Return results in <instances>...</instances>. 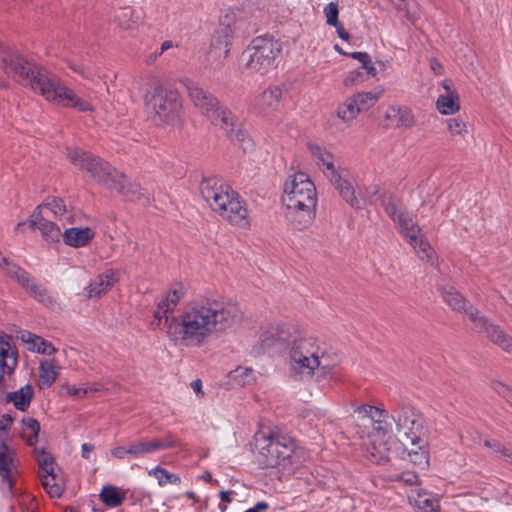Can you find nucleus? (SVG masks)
Wrapping results in <instances>:
<instances>
[{
  "mask_svg": "<svg viewBox=\"0 0 512 512\" xmlns=\"http://www.w3.org/2000/svg\"><path fill=\"white\" fill-rule=\"evenodd\" d=\"M241 318L237 305L213 296H201L186 303L177 315L162 312L157 305L151 325L162 329L172 346L195 349L232 329Z\"/></svg>",
  "mask_w": 512,
  "mask_h": 512,
  "instance_id": "obj_1",
  "label": "nucleus"
},
{
  "mask_svg": "<svg viewBox=\"0 0 512 512\" xmlns=\"http://www.w3.org/2000/svg\"><path fill=\"white\" fill-rule=\"evenodd\" d=\"M354 413L366 457L377 464L389 462L393 455L392 446L396 443L391 434L390 419H393L396 424L399 438L417 439V435L422 434V416L407 403L398 404L392 415L385 409L368 404L356 407Z\"/></svg>",
  "mask_w": 512,
  "mask_h": 512,
  "instance_id": "obj_2",
  "label": "nucleus"
},
{
  "mask_svg": "<svg viewBox=\"0 0 512 512\" xmlns=\"http://www.w3.org/2000/svg\"><path fill=\"white\" fill-rule=\"evenodd\" d=\"M0 62L3 71L17 83L41 95L46 101L79 112L94 111L93 104L78 96L57 76L47 72L14 48L0 44Z\"/></svg>",
  "mask_w": 512,
  "mask_h": 512,
  "instance_id": "obj_3",
  "label": "nucleus"
},
{
  "mask_svg": "<svg viewBox=\"0 0 512 512\" xmlns=\"http://www.w3.org/2000/svg\"><path fill=\"white\" fill-rule=\"evenodd\" d=\"M282 203L286 219L297 229L310 226L315 218L317 192L305 173H295L285 182Z\"/></svg>",
  "mask_w": 512,
  "mask_h": 512,
  "instance_id": "obj_4",
  "label": "nucleus"
},
{
  "mask_svg": "<svg viewBox=\"0 0 512 512\" xmlns=\"http://www.w3.org/2000/svg\"><path fill=\"white\" fill-rule=\"evenodd\" d=\"M200 193L209 207L233 226L250 227V218L245 202L228 184L217 178H206L200 183Z\"/></svg>",
  "mask_w": 512,
  "mask_h": 512,
  "instance_id": "obj_5",
  "label": "nucleus"
},
{
  "mask_svg": "<svg viewBox=\"0 0 512 512\" xmlns=\"http://www.w3.org/2000/svg\"><path fill=\"white\" fill-rule=\"evenodd\" d=\"M256 446L265 467H279L285 474H291L299 466L295 439L280 430L256 435Z\"/></svg>",
  "mask_w": 512,
  "mask_h": 512,
  "instance_id": "obj_6",
  "label": "nucleus"
},
{
  "mask_svg": "<svg viewBox=\"0 0 512 512\" xmlns=\"http://www.w3.org/2000/svg\"><path fill=\"white\" fill-rule=\"evenodd\" d=\"M149 88L144 90L143 100L152 120L157 124L173 125L179 121L182 100L176 89L163 84L157 77L147 78Z\"/></svg>",
  "mask_w": 512,
  "mask_h": 512,
  "instance_id": "obj_7",
  "label": "nucleus"
},
{
  "mask_svg": "<svg viewBox=\"0 0 512 512\" xmlns=\"http://www.w3.org/2000/svg\"><path fill=\"white\" fill-rule=\"evenodd\" d=\"M281 54V43L270 36L255 37L243 52V56L247 58L246 67L261 75L277 67Z\"/></svg>",
  "mask_w": 512,
  "mask_h": 512,
  "instance_id": "obj_8",
  "label": "nucleus"
},
{
  "mask_svg": "<svg viewBox=\"0 0 512 512\" xmlns=\"http://www.w3.org/2000/svg\"><path fill=\"white\" fill-rule=\"evenodd\" d=\"M71 163L81 171H85L94 181L107 189L115 186V181L121 177V172L98 156L79 149L68 152Z\"/></svg>",
  "mask_w": 512,
  "mask_h": 512,
  "instance_id": "obj_9",
  "label": "nucleus"
},
{
  "mask_svg": "<svg viewBox=\"0 0 512 512\" xmlns=\"http://www.w3.org/2000/svg\"><path fill=\"white\" fill-rule=\"evenodd\" d=\"M290 369L300 379H312L315 371L318 370L317 380H327L334 376L336 360L332 357L315 356L305 357L303 355H289Z\"/></svg>",
  "mask_w": 512,
  "mask_h": 512,
  "instance_id": "obj_10",
  "label": "nucleus"
},
{
  "mask_svg": "<svg viewBox=\"0 0 512 512\" xmlns=\"http://www.w3.org/2000/svg\"><path fill=\"white\" fill-rule=\"evenodd\" d=\"M398 228L401 235L407 240L409 245L414 249L418 257L429 263L430 265L435 264V251L430 243L423 237L422 229L412 219L410 214L407 212L404 216L398 219L394 223Z\"/></svg>",
  "mask_w": 512,
  "mask_h": 512,
  "instance_id": "obj_11",
  "label": "nucleus"
},
{
  "mask_svg": "<svg viewBox=\"0 0 512 512\" xmlns=\"http://www.w3.org/2000/svg\"><path fill=\"white\" fill-rule=\"evenodd\" d=\"M186 89L188 97L197 108L207 118L215 114L216 108L220 105L218 99L208 90L201 87L198 83L187 80Z\"/></svg>",
  "mask_w": 512,
  "mask_h": 512,
  "instance_id": "obj_12",
  "label": "nucleus"
},
{
  "mask_svg": "<svg viewBox=\"0 0 512 512\" xmlns=\"http://www.w3.org/2000/svg\"><path fill=\"white\" fill-rule=\"evenodd\" d=\"M473 330L484 334L492 343L499 346L502 350L512 354V336L507 334L500 326L492 323L485 316L476 319Z\"/></svg>",
  "mask_w": 512,
  "mask_h": 512,
  "instance_id": "obj_13",
  "label": "nucleus"
},
{
  "mask_svg": "<svg viewBox=\"0 0 512 512\" xmlns=\"http://www.w3.org/2000/svg\"><path fill=\"white\" fill-rule=\"evenodd\" d=\"M233 36L234 29L230 20L221 21L213 35L209 56L219 60L226 59L230 52Z\"/></svg>",
  "mask_w": 512,
  "mask_h": 512,
  "instance_id": "obj_14",
  "label": "nucleus"
},
{
  "mask_svg": "<svg viewBox=\"0 0 512 512\" xmlns=\"http://www.w3.org/2000/svg\"><path fill=\"white\" fill-rule=\"evenodd\" d=\"M282 97L283 91L280 87H268L253 99L251 109L256 114L268 115L279 109Z\"/></svg>",
  "mask_w": 512,
  "mask_h": 512,
  "instance_id": "obj_15",
  "label": "nucleus"
},
{
  "mask_svg": "<svg viewBox=\"0 0 512 512\" xmlns=\"http://www.w3.org/2000/svg\"><path fill=\"white\" fill-rule=\"evenodd\" d=\"M443 301L454 311L463 312L472 321L473 325L476 324L477 318H481L477 308L470 304L454 287L448 286L441 289Z\"/></svg>",
  "mask_w": 512,
  "mask_h": 512,
  "instance_id": "obj_16",
  "label": "nucleus"
},
{
  "mask_svg": "<svg viewBox=\"0 0 512 512\" xmlns=\"http://www.w3.org/2000/svg\"><path fill=\"white\" fill-rule=\"evenodd\" d=\"M15 468L13 451L4 442L0 441V483L5 495L12 494Z\"/></svg>",
  "mask_w": 512,
  "mask_h": 512,
  "instance_id": "obj_17",
  "label": "nucleus"
},
{
  "mask_svg": "<svg viewBox=\"0 0 512 512\" xmlns=\"http://www.w3.org/2000/svg\"><path fill=\"white\" fill-rule=\"evenodd\" d=\"M303 355L305 357H331L325 347L321 346L317 339L311 336L295 337L290 344L289 355Z\"/></svg>",
  "mask_w": 512,
  "mask_h": 512,
  "instance_id": "obj_18",
  "label": "nucleus"
},
{
  "mask_svg": "<svg viewBox=\"0 0 512 512\" xmlns=\"http://www.w3.org/2000/svg\"><path fill=\"white\" fill-rule=\"evenodd\" d=\"M18 365V354L10 343V337L0 335V383L4 375H11Z\"/></svg>",
  "mask_w": 512,
  "mask_h": 512,
  "instance_id": "obj_19",
  "label": "nucleus"
},
{
  "mask_svg": "<svg viewBox=\"0 0 512 512\" xmlns=\"http://www.w3.org/2000/svg\"><path fill=\"white\" fill-rule=\"evenodd\" d=\"M329 180L339 192L343 200H345L352 208H363L364 201L356 196L354 186L350 181L343 178L339 173L332 176Z\"/></svg>",
  "mask_w": 512,
  "mask_h": 512,
  "instance_id": "obj_20",
  "label": "nucleus"
},
{
  "mask_svg": "<svg viewBox=\"0 0 512 512\" xmlns=\"http://www.w3.org/2000/svg\"><path fill=\"white\" fill-rule=\"evenodd\" d=\"M443 88L446 93L440 95L436 101L438 111L443 115H451L459 111V96L455 89L452 88L451 80L443 81Z\"/></svg>",
  "mask_w": 512,
  "mask_h": 512,
  "instance_id": "obj_21",
  "label": "nucleus"
},
{
  "mask_svg": "<svg viewBox=\"0 0 512 512\" xmlns=\"http://www.w3.org/2000/svg\"><path fill=\"white\" fill-rule=\"evenodd\" d=\"M110 190L117 191L131 201H140L143 204L149 202V197L145 194L144 189L137 183H128L123 173H121V177H118V181H115V186L111 187Z\"/></svg>",
  "mask_w": 512,
  "mask_h": 512,
  "instance_id": "obj_22",
  "label": "nucleus"
},
{
  "mask_svg": "<svg viewBox=\"0 0 512 512\" xmlns=\"http://www.w3.org/2000/svg\"><path fill=\"white\" fill-rule=\"evenodd\" d=\"M118 281L117 272L106 270L98 275L87 287V295L90 298H98L106 293Z\"/></svg>",
  "mask_w": 512,
  "mask_h": 512,
  "instance_id": "obj_23",
  "label": "nucleus"
},
{
  "mask_svg": "<svg viewBox=\"0 0 512 512\" xmlns=\"http://www.w3.org/2000/svg\"><path fill=\"white\" fill-rule=\"evenodd\" d=\"M384 117L397 128L408 129L415 123L411 109L405 106H390L386 110Z\"/></svg>",
  "mask_w": 512,
  "mask_h": 512,
  "instance_id": "obj_24",
  "label": "nucleus"
},
{
  "mask_svg": "<svg viewBox=\"0 0 512 512\" xmlns=\"http://www.w3.org/2000/svg\"><path fill=\"white\" fill-rule=\"evenodd\" d=\"M310 153L316 165L322 169L324 174L330 179L338 173L334 165V157L325 148L316 144H309Z\"/></svg>",
  "mask_w": 512,
  "mask_h": 512,
  "instance_id": "obj_25",
  "label": "nucleus"
},
{
  "mask_svg": "<svg viewBox=\"0 0 512 512\" xmlns=\"http://www.w3.org/2000/svg\"><path fill=\"white\" fill-rule=\"evenodd\" d=\"M95 233L89 227L84 228H69L63 232V241L66 245L71 247L86 246L94 237Z\"/></svg>",
  "mask_w": 512,
  "mask_h": 512,
  "instance_id": "obj_26",
  "label": "nucleus"
},
{
  "mask_svg": "<svg viewBox=\"0 0 512 512\" xmlns=\"http://www.w3.org/2000/svg\"><path fill=\"white\" fill-rule=\"evenodd\" d=\"M20 339L29 351L48 356L56 352V349L51 343L45 341L42 337L33 333L23 332L20 335Z\"/></svg>",
  "mask_w": 512,
  "mask_h": 512,
  "instance_id": "obj_27",
  "label": "nucleus"
},
{
  "mask_svg": "<svg viewBox=\"0 0 512 512\" xmlns=\"http://www.w3.org/2000/svg\"><path fill=\"white\" fill-rule=\"evenodd\" d=\"M213 124L219 126L226 135L231 133L234 128L238 126V121L235 115L225 106L219 105L216 108L215 114L208 117Z\"/></svg>",
  "mask_w": 512,
  "mask_h": 512,
  "instance_id": "obj_28",
  "label": "nucleus"
},
{
  "mask_svg": "<svg viewBox=\"0 0 512 512\" xmlns=\"http://www.w3.org/2000/svg\"><path fill=\"white\" fill-rule=\"evenodd\" d=\"M185 293V287L182 284H176L162 296L157 305L162 311L164 310L170 315H173L175 308L181 299L185 296Z\"/></svg>",
  "mask_w": 512,
  "mask_h": 512,
  "instance_id": "obj_29",
  "label": "nucleus"
},
{
  "mask_svg": "<svg viewBox=\"0 0 512 512\" xmlns=\"http://www.w3.org/2000/svg\"><path fill=\"white\" fill-rule=\"evenodd\" d=\"M33 396L34 389L31 385L27 384L14 392L8 393L6 400L12 403L16 409L25 411L30 406Z\"/></svg>",
  "mask_w": 512,
  "mask_h": 512,
  "instance_id": "obj_30",
  "label": "nucleus"
},
{
  "mask_svg": "<svg viewBox=\"0 0 512 512\" xmlns=\"http://www.w3.org/2000/svg\"><path fill=\"white\" fill-rule=\"evenodd\" d=\"M58 374L57 362L54 359L41 361L39 365V388H49L56 381Z\"/></svg>",
  "mask_w": 512,
  "mask_h": 512,
  "instance_id": "obj_31",
  "label": "nucleus"
},
{
  "mask_svg": "<svg viewBox=\"0 0 512 512\" xmlns=\"http://www.w3.org/2000/svg\"><path fill=\"white\" fill-rule=\"evenodd\" d=\"M416 512H439V502L437 499L430 497L426 492L412 493L409 497Z\"/></svg>",
  "mask_w": 512,
  "mask_h": 512,
  "instance_id": "obj_32",
  "label": "nucleus"
},
{
  "mask_svg": "<svg viewBox=\"0 0 512 512\" xmlns=\"http://www.w3.org/2000/svg\"><path fill=\"white\" fill-rule=\"evenodd\" d=\"M99 497L104 505L111 508L120 506L125 500L124 493L112 485L104 486L99 494Z\"/></svg>",
  "mask_w": 512,
  "mask_h": 512,
  "instance_id": "obj_33",
  "label": "nucleus"
},
{
  "mask_svg": "<svg viewBox=\"0 0 512 512\" xmlns=\"http://www.w3.org/2000/svg\"><path fill=\"white\" fill-rule=\"evenodd\" d=\"M337 117L344 123H351L359 114V107L353 97L347 98L336 110Z\"/></svg>",
  "mask_w": 512,
  "mask_h": 512,
  "instance_id": "obj_34",
  "label": "nucleus"
},
{
  "mask_svg": "<svg viewBox=\"0 0 512 512\" xmlns=\"http://www.w3.org/2000/svg\"><path fill=\"white\" fill-rule=\"evenodd\" d=\"M382 206L394 223L407 213L402 203L391 195L383 197Z\"/></svg>",
  "mask_w": 512,
  "mask_h": 512,
  "instance_id": "obj_35",
  "label": "nucleus"
},
{
  "mask_svg": "<svg viewBox=\"0 0 512 512\" xmlns=\"http://www.w3.org/2000/svg\"><path fill=\"white\" fill-rule=\"evenodd\" d=\"M382 93L383 90L359 92L352 97L356 101V105L359 107V112L361 113L373 107L382 96Z\"/></svg>",
  "mask_w": 512,
  "mask_h": 512,
  "instance_id": "obj_36",
  "label": "nucleus"
},
{
  "mask_svg": "<svg viewBox=\"0 0 512 512\" xmlns=\"http://www.w3.org/2000/svg\"><path fill=\"white\" fill-rule=\"evenodd\" d=\"M155 452L156 449L152 439L142 438L130 443V457L132 458H142Z\"/></svg>",
  "mask_w": 512,
  "mask_h": 512,
  "instance_id": "obj_37",
  "label": "nucleus"
},
{
  "mask_svg": "<svg viewBox=\"0 0 512 512\" xmlns=\"http://www.w3.org/2000/svg\"><path fill=\"white\" fill-rule=\"evenodd\" d=\"M230 378L235 384L244 387L256 381V374L251 368L239 366L230 372Z\"/></svg>",
  "mask_w": 512,
  "mask_h": 512,
  "instance_id": "obj_38",
  "label": "nucleus"
},
{
  "mask_svg": "<svg viewBox=\"0 0 512 512\" xmlns=\"http://www.w3.org/2000/svg\"><path fill=\"white\" fill-rule=\"evenodd\" d=\"M116 24L124 30L132 29L136 24L134 10L131 7L119 8L114 16Z\"/></svg>",
  "mask_w": 512,
  "mask_h": 512,
  "instance_id": "obj_39",
  "label": "nucleus"
},
{
  "mask_svg": "<svg viewBox=\"0 0 512 512\" xmlns=\"http://www.w3.org/2000/svg\"><path fill=\"white\" fill-rule=\"evenodd\" d=\"M44 209H40V205L34 210L30 218L26 221L19 222L15 227L16 233H23L27 228L34 229L41 226V222H46L47 220L43 217L42 212Z\"/></svg>",
  "mask_w": 512,
  "mask_h": 512,
  "instance_id": "obj_40",
  "label": "nucleus"
},
{
  "mask_svg": "<svg viewBox=\"0 0 512 512\" xmlns=\"http://www.w3.org/2000/svg\"><path fill=\"white\" fill-rule=\"evenodd\" d=\"M148 474L150 476H154L157 479L159 486H165L168 483L177 485L181 482V479L178 475L170 473L168 470L160 466L151 469Z\"/></svg>",
  "mask_w": 512,
  "mask_h": 512,
  "instance_id": "obj_41",
  "label": "nucleus"
},
{
  "mask_svg": "<svg viewBox=\"0 0 512 512\" xmlns=\"http://www.w3.org/2000/svg\"><path fill=\"white\" fill-rule=\"evenodd\" d=\"M39 230L42 234L43 239L48 243L58 242L60 240V237L63 235V233H61L60 228L49 220H47L46 222H41Z\"/></svg>",
  "mask_w": 512,
  "mask_h": 512,
  "instance_id": "obj_42",
  "label": "nucleus"
},
{
  "mask_svg": "<svg viewBox=\"0 0 512 512\" xmlns=\"http://www.w3.org/2000/svg\"><path fill=\"white\" fill-rule=\"evenodd\" d=\"M484 446L491 449L493 453L503 457L512 464V449L502 445L500 442L492 439H485Z\"/></svg>",
  "mask_w": 512,
  "mask_h": 512,
  "instance_id": "obj_43",
  "label": "nucleus"
},
{
  "mask_svg": "<svg viewBox=\"0 0 512 512\" xmlns=\"http://www.w3.org/2000/svg\"><path fill=\"white\" fill-rule=\"evenodd\" d=\"M152 442L155 445L156 452L160 450H166L179 446V438L171 432L166 433L161 438H153Z\"/></svg>",
  "mask_w": 512,
  "mask_h": 512,
  "instance_id": "obj_44",
  "label": "nucleus"
},
{
  "mask_svg": "<svg viewBox=\"0 0 512 512\" xmlns=\"http://www.w3.org/2000/svg\"><path fill=\"white\" fill-rule=\"evenodd\" d=\"M41 482L47 493L52 497H60L62 487L55 482V474H40Z\"/></svg>",
  "mask_w": 512,
  "mask_h": 512,
  "instance_id": "obj_45",
  "label": "nucleus"
},
{
  "mask_svg": "<svg viewBox=\"0 0 512 512\" xmlns=\"http://www.w3.org/2000/svg\"><path fill=\"white\" fill-rule=\"evenodd\" d=\"M41 474L52 475L54 473V458L46 451H40L36 456Z\"/></svg>",
  "mask_w": 512,
  "mask_h": 512,
  "instance_id": "obj_46",
  "label": "nucleus"
},
{
  "mask_svg": "<svg viewBox=\"0 0 512 512\" xmlns=\"http://www.w3.org/2000/svg\"><path fill=\"white\" fill-rule=\"evenodd\" d=\"M367 80L366 74L360 68L349 71L343 78V85L345 87H353L359 85Z\"/></svg>",
  "mask_w": 512,
  "mask_h": 512,
  "instance_id": "obj_47",
  "label": "nucleus"
},
{
  "mask_svg": "<svg viewBox=\"0 0 512 512\" xmlns=\"http://www.w3.org/2000/svg\"><path fill=\"white\" fill-rule=\"evenodd\" d=\"M227 136L235 143L240 144L244 150L249 149L253 146L252 140L249 137V135L242 129L236 128L231 131V133H228Z\"/></svg>",
  "mask_w": 512,
  "mask_h": 512,
  "instance_id": "obj_48",
  "label": "nucleus"
},
{
  "mask_svg": "<svg viewBox=\"0 0 512 512\" xmlns=\"http://www.w3.org/2000/svg\"><path fill=\"white\" fill-rule=\"evenodd\" d=\"M40 209H44L55 216H61L66 212L64 201L60 198H53L52 200L45 202L40 205Z\"/></svg>",
  "mask_w": 512,
  "mask_h": 512,
  "instance_id": "obj_49",
  "label": "nucleus"
},
{
  "mask_svg": "<svg viewBox=\"0 0 512 512\" xmlns=\"http://www.w3.org/2000/svg\"><path fill=\"white\" fill-rule=\"evenodd\" d=\"M22 425L24 429L29 430L30 435L27 438L29 445H33L38 437V433L40 431V425L38 421L34 418L28 417L22 419Z\"/></svg>",
  "mask_w": 512,
  "mask_h": 512,
  "instance_id": "obj_50",
  "label": "nucleus"
},
{
  "mask_svg": "<svg viewBox=\"0 0 512 512\" xmlns=\"http://www.w3.org/2000/svg\"><path fill=\"white\" fill-rule=\"evenodd\" d=\"M400 441L407 452V456L417 453V447H426V441L422 438L421 434L417 435V439L400 438Z\"/></svg>",
  "mask_w": 512,
  "mask_h": 512,
  "instance_id": "obj_51",
  "label": "nucleus"
},
{
  "mask_svg": "<svg viewBox=\"0 0 512 512\" xmlns=\"http://www.w3.org/2000/svg\"><path fill=\"white\" fill-rule=\"evenodd\" d=\"M409 461L422 469L428 465V451L426 447H417V453L408 455Z\"/></svg>",
  "mask_w": 512,
  "mask_h": 512,
  "instance_id": "obj_52",
  "label": "nucleus"
},
{
  "mask_svg": "<svg viewBox=\"0 0 512 512\" xmlns=\"http://www.w3.org/2000/svg\"><path fill=\"white\" fill-rule=\"evenodd\" d=\"M323 12H324V15L326 17V23L329 26L338 24V22H339V20H338L339 9H338V4L337 3H335V2L328 3L324 7Z\"/></svg>",
  "mask_w": 512,
  "mask_h": 512,
  "instance_id": "obj_53",
  "label": "nucleus"
},
{
  "mask_svg": "<svg viewBox=\"0 0 512 512\" xmlns=\"http://www.w3.org/2000/svg\"><path fill=\"white\" fill-rule=\"evenodd\" d=\"M447 128L452 135L464 136L467 133L466 124L459 118L448 119Z\"/></svg>",
  "mask_w": 512,
  "mask_h": 512,
  "instance_id": "obj_54",
  "label": "nucleus"
},
{
  "mask_svg": "<svg viewBox=\"0 0 512 512\" xmlns=\"http://www.w3.org/2000/svg\"><path fill=\"white\" fill-rule=\"evenodd\" d=\"M492 388L499 396L504 398L512 406V388L499 381H494L492 383Z\"/></svg>",
  "mask_w": 512,
  "mask_h": 512,
  "instance_id": "obj_55",
  "label": "nucleus"
},
{
  "mask_svg": "<svg viewBox=\"0 0 512 512\" xmlns=\"http://www.w3.org/2000/svg\"><path fill=\"white\" fill-rule=\"evenodd\" d=\"M66 392L69 396L75 398H82L88 395V387L84 385L80 386H67Z\"/></svg>",
  "mask_w": 512,
  "mask_h": 512,
  "instance_id": "obj_56",
  "label": "nucleus"
},
{
  "mask_svg": "<svg viewBox=\"0 0 512 512\" xmlns=\"http://www.w3.org/2000/svg\"><path fill=\"white\" fill-rule=\"evenodd\" d=\"M289 329L288 325H280L276 328L275 333L270 332L271 335L275 338V340L288 342L289 341Z\"/></svg>",
  "mask_w": 512,
  "mask_h": 512,
  "instance_id": "obj_57",
  "label": "nucleus"
},
{
  "mask_svg": "<svg viewBox=\"0 0 512 512\" xmlns=\"http://www.w3.org/2000/svg\"><path fill=\"white\" fill-rule=\"evenodd\" d=\"M390 2L393 4L395 9L399 12L404 13V16L408 20H412L411 14L408 10L409 2L408 0H390Z\"/></svg>",
  "mask_w": 512,
  "mask_h": 512,
  "instance_id": "obj_58",
  "label": "nucleus"
},
{
  "mask_svg": "<svg viewBox=\"0 0 512 512\" xmlns=\"http://www.w3.org/2000/svg\"><path fill=\"white\" fill-rule=\"evenodd\" d=\"M235 492L233 491H221L219 493V497L221 502L219 503V509L221 512H225L227 510V505L231 503L232 501V495H234Z\"/></svg>",
  "mask_w": 512,
  "mask_h": 512,
  "instance_id": "obj_59",
  "label": "nucleus"
},
{
  "mask_svg": "<svg viewBox=\"0 0 512 512\" xmlns=\"http://www.w3.org/2000/svg\"><path fill=\"white\" fill-rule=\"evenodd\" d=\"M396 479L401 482H404L406 484L413 485V484L417 483L418 476L414 472L407 471V472H403V473L397 475Z\"/></svg>",
  "mask_w": 512,
  "mask_h": 512,
  "instance_id": "obj_60",
  "label": "nucleus"
},
{
  "mask_svg": "<svg viewBox=\"0 0 512 512\" xmlns=\"http://www.w3.org/2000/svg\"><path fill=\"white\" fill-rule=\"evenodd\" d=\"M111 455L117 459H124L126 456H130V444L113 448Z\"/></svg>",
  "mask_w": 512,
  "mask_h": 512,
  "instance_id": "obj_61",
  "label": "nucleus"
},
{
  "mask_svg": "<svg viewBox=\"0 0 512 512\" xmlns=\"http://www.w3.org/2000/svg\"><path fill=\"white\" fill-rule=\"evenodd\" d=\"M360 69H362L364 71L367 78L369 76L374 77L378 73L376 67L374 66V64L372 63L370 58L362 65V67H360Z\"/></svg>",
  "mask_w": 512,
  "mask_h": 512,
  "instance_id": "obj_62",
  "label": "nucleus"
},
{
  "mask_svg": "<svg viewBox=\"0 0 512 512\" xmlns=\"http://www.w3.org/2000/svg\"><path fill=\"white\" fill-rule=\"evenodd\" d=\"M13 418L9 414H5L2 416L0 420V429L1 430H8L10 426L12 425Z\"/></svg>",
  "mask_w": 512,
  "mask_h": 512,
  "instance_id": "obj_63",
  "label": "nucleus"
},
{
  "mask_svg": "<svg viewBox=\"0 0 512 512\" xmlns=\"http://www.w3.org/2000/svg\"><path fill=\"white\" fill-rule=\"evenodd\" d=\"M269 508V504L267 502L261 501L257 502L254 507L247 509L245 512H261L267 510Z\"/></svg>",
  "mask_w": 512,
  "mask_h": 512,
  "instance_id": "obj_64",
  "label": "nucleus"
}]
</instances>
